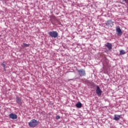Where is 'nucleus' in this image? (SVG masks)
<instances>
[{"label":"nucleus","instance_id":"nucleus-1","mask_svg":"<svg viewBox=\"0 0 128 128\" xmlns=\"http://www.w3.org/2000/svg\"><path fill=\"white\" fill-rule=\"evenodd\" d=\"M48 34L50 36H51L52 38H54L58 36V32H56V31L50 32Z\"/></svg>","mask_w":128,"mask_h":128},{"label":"nucleus","instance_id":"nucleus-2","mask_svg":"<svg viewBox=\"0 0 128 128\" xmlns=\"http://www.w3.org/2000/svg\"><path fill=\"white\" fill-rule=\"evenodd\" d=\"M30 126L32 128V126H36L38 124V121L34 119L31 120L28 123Z\"/></svg>","mask_w":128,"mask_h":128},{"label":"nucleus","instance_id":"nucleus-3","mask_svg":"<svg viewBox=\"0 0 128 128\" xmlns=\"http://www.w3.org/2000/svg\"><path fill=\"white\" fill-rule=\"evenodd\" d=\"M78 72L80 76H86V71L84 69L78 70Z\"/></svg>","mask_w":128,"mask_h":128},{"label":"nucleus","instance_id":"nucleus-4","mask_svg":"<svg viewBox=\"0 0 128 128\" xmlns=\"http://www.w3.org/2000/svg\"><path fill=\"white\" fill-rule=\"evenodd\" d=\"M106 26H107L108 28H112V26H114V22L111 20H108L106 22Z\"/></svg>","mask_w":128,"mask_h":128},{"label":"nucleus","instance_id":"nucleus-5","mask_svg":"<svg viewBox=\"0 0 128 128\" xmlns=\"http://www.w3.org/2000/svg\"><path fill=\"white\" fill-rule=\"evenodd\" d=\"M96 93L98 94V96H102V91L100 90V86H97L96 90Z\"/></svg>","mask_w":128,"mask_h":128},{"label":"nucleus","instance_id":"nucleus-6","mask_svg":"<svg viewBox=\"0 0 128 128\" xmlns=\"http://www.w3.org/2000/svg\"><path fill=\"white\" fill-rule=\"evenodd\" d=\"M105 46H106L109 50H112V43L107 42L105 44Z\"/></svg>","mask_w":128,"mask_h":128},{"label":"nucleus","instance_id":"nucleus-7","mask_svg":"<svg viewBox=\"0 0 128 128\" xmlns=\"http://www.w3.org/2000/svg\"><path fill=\"white\" fill-rule=\"evenodd\" d=\"M116 32L117 35L120 36H122V30L120 28H116Z\"/></svg>","mask_w":128,"mask_h":128},{"label":"nucleus","instance_id":"nucleus-8","mask_svg":"<svg viewBox=\"0 0 128 128\" xmlns=\"http://www.w3.org/2000/svg\"><path fill=\"white\" fill-rule=\"evenodd\" d=\"M9 116H10V118H12V120H16V118H18V116H16V114H10L9 115Z\"/></svg>","mask_w":128,"mask_h":128},{"label":"nucleus","instance_id":"nucleus-9","mask_svg":"<svg viewBox=\"0 0 128 128\" xmlns=\"http://www.w3.org/2000/svg\"><path fill=\"white\" fill-rule=\"evenodd\" d=\"M16 102L19 106H22V99H20V98L19 97H16Z\"/></svg>","mask_w":128,"mask_h":128},{"label":"nucleus","instance_id":"nucleus-10","mask_svg":"<svg viewBox=\"0 0 128 128\" xmlns=\"http://www.w3.org/2000/svg\"><path fill=\"white\" fill-rule=\"evenodd\" d=\"M120 115H118V114H115L114 116V118L113 120H120Z\"/></svg>","mask_w":128,"mask_h":128},{"label":"nucleus","instance_id":"nucleus-11","mask_svg":"<svg viewBox=\"0 0 128 128\" xmlns=\"http://www.w3.org/2000/svg\"><path fill=\"white\" fill-rule=\"evenodd\" d=\"M76 106L78 108H82V104L80 102L78 103L77 104H76Z\"/></svg>","mask_w":128,"mask_h":128},{"label":"nucleus","instance_id":"nucleus-12","mask_svg":"<svg viewBox=\"0 0 128 128\" xmlns=\"http://www.w3.org/2000/svg\"><path fill=\"white\" fill-rule=\"evenodd\" d=\"M120 56H122L124 54H126V51L124 50H121L120 51Z\"/></svg>","mask_w":128,"mask_h":128},{"label":"nucleus","instance_id":"nucleus-13","mask_svg":"<svg viewBox=\"0 0 128 128\" xmlns=\"http://www.w3.org/2000/svg\"><path fill=\"white\" fill-rule=\"evenodd\" d=\"M23 44L24 46H22L23 48H28V47L30 46V44L24 43Z\"/></svg>","mask_w":128,"mask_h":128},{"label":"nucleus","instance_id":"nucleus-14","mask_svg":"<svg viewBox=\"0 0 128 128\" xmlns=\"http://www.w3.org/2000/svg\"><path fill=\"white\" fill-rule=\"evenodd\" d=\"M2 66L4 68V70H6V64L3 63L2 64Z\"/></svg>","mask_w":128,"mask_h":128},{"label":"nucleus","instance_id":"nucleus-15","mask_svg":"<svg viewBox=\"0 0 128 128\" xmlns=\"http://www.w3.org/2000/svg\"><path fill=\"white\" fill-rule=\"evenodd\" d=\"M56 120H60V116H57L56 117Z\"/></svg>","mask_w":128,"mask_h":128},{"label":"nucleus","instance_id":"nucleus-16","mask_svg":"<svg viewBox=\"0 0 128 128\" xmlns=\"http://www.w3.org/2000/svg\"><path fill=\"white\" fill-rule=\"evenodd\" d=\"M124 0V2H126V0Z\"/></svg>","mask_w":128,"mask_h":128}]
</instances>
